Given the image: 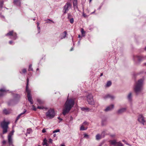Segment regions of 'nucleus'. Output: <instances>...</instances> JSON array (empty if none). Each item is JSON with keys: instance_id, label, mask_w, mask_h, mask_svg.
Wrapping results in <instances>:
<instances>
[{"instance_id": "obj_1", "label": "nucleus", "mask_w": 146, "mask_h": 146, "mask_svg": "<svg viewBox=\"0 0 146 146\" xmlns=\"http://www.w3.org/2000/svg\"><path fill=\"white\" fill-rule=\"evenodd\" d=\"M75 102L72 99H67L64 105V108L63 110L62 113L64 115L68 113L73 106Z\"/></svg>"}, {"instance_id": "obj_2", "label": "nucleus", "mask_w": 146, "mask_h": 146, "mask_svg": "<svg viewBox=\"0 0 146 146\" xmlns=\"http://www.w3.org/2000/svg\"><path fill=\"white\" fill-rule=\"evenodd\" d=\"M143 80L142 79L139 80L135 83L134 87V92L137 95L143 90Z\"/></svg>"}, {"instance_id": "obj_3", "label": "nucleus", "mask_w": 146, "mask_h": 146, "mask_svg": "<svg viewBox=\"0 0 146 146\" xmlns=\"http://www.w3.org/2000/svg\"><path fill=\"white\" fill-rule=\"evenodd\" d=\"M13 99L10 100L8 102V106H13L17 103L20 100V96L19 94H13Z\"/></svg>"}, {"instance_id": "obj_4", "label": "nucleus", "mask_w": 146, "mask_h": 146, "mask_svg": "<svg viewBox=\"0 0 146 146\" xmlns=\"http://www.w3.org/2000/svg\"><path fill=\"white\" fill-rule=\"evenodd\" d=\"M27 84L26 87V91L27 94V98L29 101L30 102L31 104H33V100L31 94V91L29 89L28 87V85L29 84V79L27 78Z\"/></svg>"}, {"instance_id": "obj_5", "label": "nucleus", "mask_w": 146, "mask_h": 146, "mask_svg": "<svg viewBox=\"0 0 146 146\" xmlns=\"http://www.w3.org/2000/svg\"><path fill=\"white\" fill-rule=\"evenodd\" d=\"M45 115L47 119H51L54 117L55 113L54 110L53 109H50L46 112Z\"/></svg>"}, {"instance_id": "obj_6", "label": "nucleus", "mask_w": 146, "mask_h": 146, "mask_svg": "<svg viewBox=\"0 0 146 146\" xmlns=\"http://www.w3.org/2000/svg\"><path fill=\"white\" fill-rule=\"evenodd\" d=\"M9 123V122H6L5 120L1 123V126L3 129V134H5L7 132L8 125Z\"/></svg>"}, {"instance_id": "obj_7", "label": "nucleus", "mask_w": 146, "mask_h": 146, "mask_svg": "<svg viewBox=\"0 0 146 146\" xmlns=\"http://www.w3.org/2000/svg\"><path fill=\"white\" fill-rule=\"evenodd\" d=\"M72 5L69 2H67L63 7L62 12L64 14L66 13L71 8Z\"/></svg>"}, {"instance_id": "obj_8", "label": "nucleus", "mask_w": 146, "mask_h": 146, "mask_svg": "<svg viewBox=\"0 0 146 146\" xmlns=\"http://www.w3.org/2000/svg\"><path fill=\"white\" fill-rule=\"evenodd\" d=\"M6 35L9 37L10 38L15 40L17 38V34L15 33H14L13 31L9 32L7 33Z\"/></svg>"}, {"instance_id": "obj_9", "label": "nucleus", "mask_w": 146, "mask_h": 146, "mask_svg": "<svg viewBox=\"0 0 146 146\" xmlns=\"http://www.w3.org/2000/svg\"><path fill=\"white\" fill-rule=\"evenodd\" d=\"M87 101L89 104L94 105L95 102L93 99V96L92 94H89L87 97Z\"/></svg>"}, {"instance_id": "obj_10", "label": "nucleus", "mask_w": 146, "mask_h": 146, "mask_svg": "<svg viewBox=\"0 0 146 146\" xmlns=\"http://www.w3.org/2000/svg\"><path fill=\"white\" fill-rule=\"evenodd\" d=\"M138 121L143 125H144L145 120V118L142 115H139L138 118Z\"/></svg>"}, {"instance_id": "obj_11", "label": "nucleus", "mask_w": 146, "mask_h": 146, "mask_svg": "<svg viewBox=\"0 0 146 146\" xmlns=\"http://www.w3.org/2000/svg\"><path fill=\"white\" fill-rule=\"evenodd\" d=\"M8 91L5 88L0 89V97L3 96Z\"/></svg>"}, {"instance_id": "obj_12", "label": "nucleus", "mask_w": 146, "mask_h": 146, "mask_svg": "<svg viewBox=\"0 0 146 146\" xmlns=\"http://www.w3.org/2000/svg\"><path fill=\"white\" fill-rule=\"evenodd\" d=\"M3 112L5 115H8L11 112V110L10 109H4L3 111Z\"/></svg>"}, {"instance_id": "obj_13", "label": "nucleus", "mask_w": 146, "mask_h": 146, "mask_svg": "<svg viewBox=\"0 0 146 146\" xmlns=\"http://www.w3.org/2000/svg\"><path fill=\"white\" fill-rule=\"evenodd\" d=\"M114 107V106L113 104H111L107 107L104 110V111L106 112L110 111Z\"/></svg>"}, {"instance_id": "obj_14", "label": "nucleus", "mask_w": 146, "mask_h": 146, "mask_svg": "<svg viewBox=\"0 0 146 146\" xmlns=\"http://www.w3.org/2000/svg\"><path fill=\"white\" fill-rule=\"evenodd\" d=\"M110 98L111 99H113L115 98V97L113 95H111L109 94H108L103 97V98L104 99H106L108 98Z\"/></svg>"}, {"instance_id": "obj_15", "label": "nucleus", "mask_w": 146, "mask_h": 146, "mask_svg": "<svg viewBox=\"0 0 146 146\" xmlns=\"http://www.w3.org/2000/svg\"><path fill=\"white\" fill-rule=\"evenodd\" d=\"M127 110L126 108H122L119 110L117 111L118 114H121L125 112Z\"/></svg>"}, {"instance_id": "obj_16", "label": "nucleus", "mask_w": 146, "mask_h": 146, "mask_svg": "<svg viewBox=\"0 0 146 146\" xmlns=\"http://www.w3.org/2000/svg\"><path fill=\"white\" fill-rule=\"evenodd\" d=\"M8 141L9 144L10 145H12V139L11 138V133H9L8 136Z\"/></svg>"}, {"instance_id": "obj_17", "label": "nucleus", "mask_w": 146, "mask_h": 146, "mask_svg": "<svg viewBox=\"0 0 146 146\" xmlns=\"http://www.w3.org/2000/svg\"><path fill=\"white\" fill-rule=\"evenodd\" d=\"M21 0H14L13 3L17 6H20L21 5Z\"/></svg>"}, {"instance_id": "obj_18", "label": "nucleus", "mask_w": 146, "mask_h": 146, "mask_svg": "<svg viewBox=\"0 0 146 146\" xmlns=\"http://www.w3.org/2000/svg\"><path fill=\"white\" fill-rule=\"evenodd\" d=\"M26 111H27V110L24 109V111L23 112L20 113V114H19L17 116V117L16 118V119L15 121V122H16L19 119V118H20V117L21 116V115L25 114Z\"/></svg>"}, {"instance_id": "obj_19", "label": "nucleus", "mask_w": 146, "mask_h": 146, "mask_svg": "<svg viewBox=\"0 0 146 146\" xmlns=\"http://www.w3.org/2000/svg\"><path fill=\"white\" fill-rule=\"evenodd\" d=\"M109 142L111 145L115 146L117 142L115 140H113L110 141Z\"/></svg>"}, {"instance_id": "obj_20", "label": "nucleus", "mask_w": 146, "mask_h": 146, "mask_svg": "<svg viewBox=\"0 0 146 146\" xmlns=\"http://www.w3.org/2000/svg\"><path fill=\"white\" fill-rule=\"evenodd\" d=\"M132 93L130 92L129 93L127 96V98L128 101L129 102H131L132 101Z\"/></svg>"}, {"instance_id": "obj_21", "label": "nucleus", "mask_w": 146, "mask_h": 146, "mask_svg": "<svg viewBox=\"0 0 146 146\" xmlns=\"http://www.w3.org/2000/svg\"><path fill=\"white\" fill-rule=\"evenodd\" d=\"M37 101L40 105L43 104L44 102V100L40 98H38L37 100Z\"/></svg>"}, {"instance_id": "obj_22", "label": "nucleus", "mask_w": 146, "mask_h": 146, "mask_svg": "<svg viewBox=\"0 0 146 146\" xmlns=\"http://www.w3.org/2000/svg\"><path fill=\"white\" fill-rule=\"evenodd\" d=\"M88 129L87 127H85L83 125H82L80 127V131L86 130Z\"/></svg>"}, {"instance_id": "obj_23", "label": "nucleus", "mask_w": 146, "mask_h": 146, "mask_svg": "<svg viewBox=\"0 0 146 146\" xmlns=\"http://www.w3.org/2000/svg\"><path fill=\"white\" fill-rule=\"evenodd\" d=\"M106 118L103 119L102 121V125L104 126L106 124Z\"/></svg>"}, {"instance_id": "obj_24", "label": "nucleus", "mask_w": 146, "mask_h": 146, "mask_svg": "<svg viewBox=\"0 0 146 146\" xmlns=\"http://www.w3.org/2000/svg\"><path fill=\"white\" fill-rule=\"evenodd\" d=\"M81 110L82 111H89L91 110L90 109L88 108H81Z\"/></svg>"}, {"instance_id": "obj_25", "label": "nucleus", "mask_w": 146, "mask_h": 146, "mask_svg": "<svg viewBox=\"0 0 146 146\" xmlns=\"http://www.w3.org/2000/svg\"><path fill=\"white\" fill-rule=\"evenodd\" d=\"M42 144L43 145H46V146H48V145L47 143V140L46 138L44 139L43 140V141L42 143Z\"/></svg>"}, {"instance_id": "obj_26", "label": "nucleus", "mask_w": 146, "mask_h": 146, "mask_svg": "<svg viewBox=\"0 0 146 146\" xmlns=\"http://www.w3.org/2000/svg\"><path fill=\"white\" fill-rule=\"evenodd\" d=\"M4 1L3 0L0 1V9H1L3 7Z\"/></svg>"}, {"instance_id": "obj_27", "label": "nucleus", "mask_w": 146, "mask_h": 146, "mask_svg": "<svg viewBox=\"0 0 146 146\" xmlns=\"http://www.w3.org/2000/svg\"><path fill=\"white\" fill-rule=\"evenodd\" d=\"M62 36L63 37L61 38V39H63L65 38L67 35V32L66 31H64L63 33L62 34Z\"/></svg>"}, {"instance_id": "obj_28", "label": "nucleus", "mask_w": 146, "mask_h": 146, "mask_svg": "<svg viewBox=\"0 0 146 146\" xmlns=\"http://www.w3.org/2000/svg\"><path fill=\"white\" fill-rule=\"evenodd\" d=\"M101 138V136L99 134H97L96 136V139L97 140H99Z\"/></svg>"}, {"instance_id": "obj_29", "label": "nucleus", "mask_w": 146, "mask_h": 146, "mask_svg": "<svg viewBox=\"0 0 146 146\" xmlns=\"http://www.w3.org/2000/svg\"><path fill=\"white\" fill-rule=\"evenodd\" d=\"M82 125L85 127H87V126L89 125V123L85 121L84 122Z\"/></svg>"}, {"instance_id": "obj_30", "label": "nucleus", "mask_w": 146, "mask_h": 146, "mask_svg": "<svg viewBox=\"0 0 146 146\" xmlns=\"http://www.w3.org/2000/svg\"><path fill=\"white\" fill-rule=\"evenodd\" d=\"M115 146H123V145L120 142H117Z\"/></svg>"}, {"instance_id": "obj_31", "label": "nucleus", "mask_w": 146, "mask_h": 146, "mask_svg": "<svg viewBox=\"0 0 146 146\" xmlns=\"http://www.w3.org/2000/svg\"><path fill=\"white\" fill-rule=\"evenodd\" d=\"M111 84V82L110 81H109L107 82L106 84V86L107 87H109L110 86Z\"/></svg>"}, {"instance_id": "obj_32", "label": "nucleus", "mask_w": 146, "mask_h": 146, "mask_svg": "<svg viewBox=\"0 0 146 146\" xmlns=\"http://www.w3.org/2000/svg\"><path fill=\"white\" fill-rule=\"evenodd\" d=\"M27 72V70L25 68H24L22 70V72L21 71H20V73L22 74L23 73H25Z\"/></svg>"}, {"instance_id": "obj_33", "label": "nucleus", "mask_w": 146, "mask_h": 146, "mask_svg": "<svg viewBox=\"0 0 146 146\" xmlns=\"http://www.w3.org/2000/svg\"><path fill=\"white\" fill-rule=\"evenodd\" d=\"M28 70L29 71H33V69L32 67V64H30L29 65Z\"/></svg>"}, {"instance_id": "obj_34", "label": "nucleus", "mask_w": 146, "mask_h": 146, "mask_svg": "<svg viewBox=\"0 0 146 146\" xmlns=\"http://www.w3.org/2000/svg\"><path fill=\"white\" fill-rule=\"evenodd\" d=\"M32 132V129H27V134H29Z\"/></svg>"}, {"instance_id": "obj_35", "label": "nucleus", "mask_w": 146, "mask_h": 146, "mask_svg": "<svg viewBox=\"0 0 146 146\" xmlns=\"http://www.w3.org/2000/svg\"><path fill=\"white\" fill-rule=\"evenodd\" d=\"M81 31L82 34V36H85L84 34H85V31H84L83 29H82Z\"/></svg>"}, {"instance_id": "obj_36", "label": "nucleus", "mask_w": 146, "mask_h": 146, "mask_svg": "<svg viewBox=\"0 0 146 146\" xmlns=\"http://www.w3.org/2000/svg\"><path fill=\"white\" fill-rule=\"evenodd\" d=\"M73 5H77V0H73Z\"/></svg>"}, {"instance_id": "obj_37", "label": "nucleus", "mask_w": 146, "mask_h": 146, "mask_svg": "<svg viewBox=\"0 0 146 146\" xmlns=\"http://www.w3.org/2000/svg\"><path fill=\"white\" fill-rule=\"evenodd\" d=\"M73 7H74V9H76L78 11H79V8L78 7L77 5L73 6Z\"/></svg>"}, {"instance_id": "obj_38", "label": "nucleus", "mask_w": 146, "mask_h": 146, "mask_svg": "<svg viewBox=\"0 0 146 146\" xmlns=\"http://www.w3.org/2000/svg\"><path fill=\"white\" fill-rule=\"evenodd\" d=\"M72 16V15L70 13H68V19H70V17Z\"/></svg>"}, {"instance_id": "obj_39", "label": "nucleus", "mask_w": 146, "mask_h": 146, "mask_svg": "<svg viewBox=\"0 0 146 146\" xmlns=\"http://www.w3.org/2000/svg\"><path fill=\"white\" fill-rule=\"evenodd\" d=\"M70 23L72 24L74 23V19L73 18L70 19Z\"/></svg>"}, {"instance_id": "obj_40", "label": "nucleus", "mask_w": 146, "mask_h": 146, "mask_svg": "<svg viewBox=\"0 0 146 146\" xmlns=\"http://www.w3.org/2000/svg\"><path fill=\"white\" fill-rule=\"evenodd\" d=\"M84 137L85 138H88L89 137V136L88 135H87L86 134H84Z\"/></svg>"}, {"instance_id": "obj_41", "label": "nucleus", "mask_w": 146, "mask_h": 146, "mask_svg": "<svg viewBox=\"0 0 146 146\" xmlns=\"http://www.w3.org/2000/svg\"><path fill=\"white\" fill-rule=\"evenodd\" d=\"M60 131V130L59 129H56L54 131H53V133H56L58 132H59Z\"/></svg>"}, {"instance_id": "obj_42", "label": "nucleus", "mask_w": 146, "mask_h": 146, "mask_svg": "<svg viewBox=\"0 0 146 146\" xmlns=\"http://www.w3.org/2000/svg\"><path fill=\"white\" fill-rule=\"evenodd\" d=\"M44 107L43 106H38L37 107V108L40 109H43L44 108Z\"/></svg>"}, {"instance_id": "obj_43", "label": "nucleus", "mask_w": 146, "mask_h": 146, "mask_svg": "<svg viewBox=\"0 0 146 146\" xmlns=\"http://www.w3.org/2000/svg\"><path fill=\"white\" fill-rule=\"evenodd\" d=\"M83 16L85 18L87 17H88V16L86 15L85 13H83L82 14Z\"/></svg>"}, {"instance_id": "obj_44", "label": "nucleus", "mask_w": 146, "mask_h": 146, "mask_svg": "<svg viewBox=\"0 0 146 146\" xmlns=\"http://www.w3.org/2000/svg\"><path fill=\"white\" fill-rule=\"evenodd\" d=\"M37 28L38 33H39L40 32V28L39 26H37Z\"/></svg>"}, {"instance_id": "obj_45", "label": "nucleus", "mask_w": 146, "mask_h": 146, "mask_svg": "<svg viewBox=\"0 0 146 146\" xmlns=\"http://www.w3.org/2000/svg\"><path fill=\"white\" fill-rule=\"evenodd\" d=\"M122 141L124 142V143H125L127 145H130L128 143H127V142H126V141L124 140H122Z\"/></svg>"}, {"instance_id": "obj_46", "label": "nucleus", "mask_w": 146, "mask_h": 146, "mask_svg": "<svg viewBox=\"0 0 146 146\" xmlns=\"http://www.w3.org/2000/svg\"><path fill=\"white\" fill-rule=\"evenodd\" d=\"M9 43L10 44H14V42H13L12 41H9Z\"/></svg>"}, {"instance_id": "obj_47", "label": "nucleus", "mask_w": 146, "mask_h": 146, "mask_svg": "<svg viewBox=\"0 0 146 146\" xmlns=\"http://www.w3.org/2000/svg\"><path fill=\"white\" fill-rule=\"evenodd\" d=\"M32 107H33V110L35 111L36 110V108H35V107L34 105L32 106Z\"/></svg>"}, {"instance_id": "obj_48", "label": "nucleus", "mask_w": 146, "mask_h": 146, "mask_svg": "<svg viewBox=\"0 0 146 146\" xmlns=\"http://www.w3.org/2000/svg\"><path fill=\"white\" fill-rule=\"evenodd\" d=\"M42 132L43 133H44L46 132V129H45L44 128L42 130Z\"/></svg>"}, {"instance_id": "obj_49", "label": "nucleus", "mask_w": 146, "mask_h": 146, "mask_svg": "<svg viewBox=\"0 0 146 146\" xmlns=\"http://www.w3.org/2000/svg\"><path fill=\"white\" fill-rule=\"evenodd\" d=\"M52 139L50 138L49 140V142L50 143H52Z\"/></svg>"}, {"instance_id": "obj_50", "label": "nucleus", "mask_w": 146, "mask_h": 146, "mask_svg": "<svg viewBox=\"0 0 146 146\" xmlns=\"http://www.w3.org/2000/svg\"><path fill=\"white\" fill-rule=\"evenodd\" d=\"M47 20L49 21H51L53 23H54V22L52 20H51L50 19H47Z\"/></svg>"}, {"instance_id": "obj_51", "label": "nucleus", "mask_w": 146, "mask_h": 146, "mask_svg": "<svg viewBox=\"0 0 146 146\" xmlns=\"http://www.w3.org/2000/svg\"><path fill=\"white\" fill-rule=\"evenodd\" d=\"M6 143V141L5 140H3L2 142V143L3 144H5Z\"/></svg>"}, {"instance_id": "obj_52", "label": "nucleus", "mask_w": 146, "mask_h": 146, "mask_svg": "<svg viewBox=\"0 0 146 146\" xmlns=\"http://www.w3.org/2000/svg\"><path fill=\"white\" fill-rule=\"evenodd\" d=\"M58 118L60 120V121H61L62 120V119L60 118V117H58Z\"/></svg>"}, {"instance_id": "obj_53", "label": "nucleus", "mask_w": 146, "mask_h": 146, "mask_svg": "<svg viewBox=\"0 0 146 146\" xmlns=\"http://www.w3.org/2000/svg\"><path fill=\"white\" fill-rule=\"evenodd\" d=\"M14 132V131L13 130L12 131L11 133H11V136L13 134V133Z\"/></svg>"}, {"instance_id": "obj_54", "label": "nucleus", "mask_w": 146, "mask_h": 146, "mask_svg": "<svg viewBox=\"0 0 146 146\" xmlns=\"http://www.w3.org/2000/svg\"><path fill=\"white\" fill-rule=\"evenodd\" d=\"M81 39H80V40L78 41V45H79L80 44V40H81Z\"/></svg>"}, {"instance_id": "obj_55", "label": "nucleus", "mask_w": 146, "mask_h": 146, "mask_svg": "<svg viewBox=\"0 0 146 146\" xmlns=\"http://www.w3.org/2000/svg\"><path fill=\"white\" fill-rule=\"evenodd\" d=\"M82 36H81L80 35H79L78 36V37L79 38H80V39H81V38Z\"/></svg>"}, {"instance_id": "obj_56", "label": "nucleus", "mask_w": 146, "mask_h": 146, "mask_svg": "<svg viewBox=\"0 0 146 146\" xmlns=\"http://www.w3.org/2000/svg\"><path fill=\"white\" fill-rule=\"evenodd\" d=\"M102 7V5H101L99 7V8L98 9H99V10H100L101 9V7Z\"/></svg>"}, {"instance_id": "obj_57", "label": "nucleus", "mask_w": 146, "mask_h": 146, "mask_svg": "<svg viewBox=\"0 0 146 146\" xmlns=\"http://www.w3.org/2000/svg\"><path fill=\"white\" fill-rule=\"evenodd\" d=\"M95 12H96V10H95L93 12H92L91 13V14H92L93 13H94Z\"/></svg>"}, {"instance_id": "obj_58", "label": "nucleus", "mask_w": 146, "mask_h": 146, "mask_svg": "<svg viewBox=\"0 0 146 146\" xmlns=\"http://www.w3.org/2000/svg\"><path fill=\"white\" fill-rule=\"evenodd\" d=\"M73 48H74L73 47L72 48H71L70 50V51H72V50H73Z\"/></svg>"}, {"instance_id": "obj_59", "label": "nucleus", "mask_w": 146, "mask_h": 146, "mask_svg": "<svg viewBox=\"0 0 146 146\" xmlns=\"http://www.w3.org/2000/svg\"><path fill=\"white\" fill-rule=\"evenodd\" d=\"M36 24H37V26H39V23L37 22V23H36Z\"/></svg>"}, {"instance_id": "obj_60", "label": "nucleus", "mask_w": 146, "mask_h": 146, "mask_svg": "<svg viewBox=\"0 0 146 146\" xmlns=\"http://www.w3.org/2000/svg\"><path fill=\"white\" fill-rule=\"evenodd\" d=\"M46 23H49V21H48L47 20H46Z\"/></svg>"}, {"instance_id": "obj_61", "label": "nucleus", "mask_w": 146, "mask_h": 146, "mask_svg": "<svg viewBox=\"0 0 146 146\" xmlns=\"http://www.w3.org/2000/svg\"><path fill=\"white\" fill-rule=\"evenodd\" d=\"M56 134H54L53 135V137H56Z\"/></svg>"}, {"instance_id": "obj_62", "label": "nucleus", "mask_w": 146, "mask_h": 146, "mask_svg": "<svg viewBox=\"0 0 146 146\" xmlns=\"http://www.w3.org/2000/svg\"><path fill=\"white\" fill-rule=\"evenodd\" d=\"M1 137H2L3 138V137L2 134H1Z\"/></svg>"}, {"instance_id": "obj_63", "label": "nucleus", "mask_w": 146, "mask_h": 146, "mask_svg": "<svg viewBox=\"0 0 146 146\" xmlns=\"http://www.w3.org/2000/svg\"><path fill=\"white\" fill-rule=\"evenodd\" d=\"M144 125H145L146 126V121H145V122L144 123Z\"/></svg>"}, {"instance_id": "obj_64", "label": "nucleus", "mask_w": 146, "mask_h": 146, "mask_svg": "<svg viewBox=\"0 0 146 146\" xmlns=\"http://www.w3.org/2000/svg\"><path fill=\"white\" fill-rule=\"evenodd\" d=\"M60 146H65V145L63 144L62 145Z\"/></svg>"}]
</instances>
